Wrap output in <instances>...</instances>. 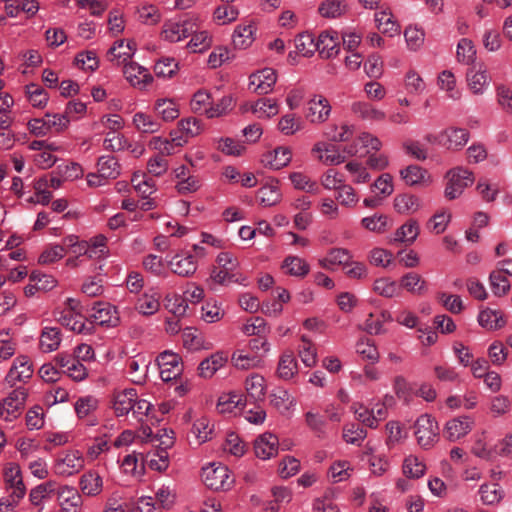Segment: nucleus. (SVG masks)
Listing matches in <instances>:
<instances>
[{"label": "nucleus", "mask_w": 512, "mask_h": 512, "mask_svg": "<svg viewBox=\"0 0 512 512\" xmlns=\"http://www.w3.org/2000/svg\"><path fill=\"white\" fill-rule=\"evenodd\" d=\"M128 373L134 383H142L147 374L148 361L144 356L138 355L127 361Z\"/></svg>", "instance_id": "49"}, {"label": "nucleus", "mask_w": 512, "mask_h": 512, "mask_svg": "<svg viewBox=\"0 0 512 512\" xmlns=\"http://www.w3.org/2000/svg\"><path fill=\"white\" fill-rule=\"evenodd\" d=\"M167 266L174 274L186 278L193 276L198 268L195 257L189 253H176L167 260Z\"/></svg>", "instance_id": "15"}, {"label": "nucleus", "mask_w": 512, "mask_h": 512, "mask_svg": "<svg viewBox=\"0 0 512 512\" xmlns=\"http://www.w3.org/2000/svg\"><path fill=\"white\" fill-rule=\"evenodd\" d=\"M470 133L467 129L449 126L438 132L428 133L424 140L434 146H440L449 151L461 150L469 141Z\"/></svg>", "instance_id": "1"}, {"label": "nucleus", "mask_w": 512, "mask_h": 512, "mask_svg": "<svg viewBox=\"0 0 512 512\" xmlns=\"http://www.w3.org/2000/svg\"><path fill=\"white\" fill-rule=\"evenodd\" d=\"M202 480L204 484L213 490L226 491L234 484V476L227 466L210 463L202 469Z\"/></svg>", "instance_id": "4"}, {"label": "nucleus", "mask_w": 512, "mask_h": 512, "mask_svg": "<svg viewBox=\"0 0 512 512\" xmlns=\"http://www.w3.org/2000/svg\"><path fill=\"white\" fill-rule=\"evenodd\" d=\"M92 317L99 325L115 327L119 323V316L116 307L104 302L94 304Z\"/></svg>", "instance_id": "25"}, {"label": "nucleus", "mask_w": 512, "mask_h": 512, "mask_svg": "<svg viewBox=\"0 0 512 512\" xmlns=\"http://www.w3.org/2000/svg\"><path fill=\"white\" fill-rule=\"evenodd\" d=\"M27 390L19 386L0 403V419L12 421L22 412L27 399Z\"/></svg>", "instance_id": "7"}, {"label": "nucleus", "mask_w": 512, "mask_h": 512, "mask_svg": "<svg viewBox=\"0 0 512 512\" xmlns=\"http://www.w3.org/2000/svg\"><path fill=\"white\" fill-rule=\"evenodd\" d=\"M414 427V434L421 447L428 449L438 441L439 427L432 416L428 414L419 416Z\"/></svg>", "instance_id": "6"}, {"label": "nucleus", "mask_w": 512, "mask_h": 512, "mask_svg": "<svg viewBox=\"0 0 512 512\" xmlns=\"http://www.w3.org/2000/svg\"><path fill=\"white\" fill-rule=\"evenodd\" d=\"M277 376L282 380H291L298 373V363L291 350L284 351L278 361Z\"/></svg>", "instance_id": "34"}, {"label": "nucleus", "mask_w": 512, "mask_h": 512, "mask_svg": "<svg viewBox=\"0 0 512 512\" xmlns=\"http://www.w3.org/2000/svg\"><path fill=\"white\" fill-rule=\"evenodd\" d=\"M160 306L159 294L154 289H149L137 299L135 309L143 316H151L159 311Z\"/></svg>", "instance_id": "29"}, {"label": "nucleus", "mask_w": 512, "mask_h": 512, "mask_svg": "<svg viewBox=\"0 0 512 512\" xmlns=\"http://www.w3.org/2000/svg\"><path fill=\"white\" fill-rule=\"evenodd\" d=\"M361 225L370 232L383 234L392 226V221L390 217L385 214L375 213L362 218Z\"/></svg>", "instance_id": "43"}, {"label": "nucleus", "mask_w": 512, "mask_h": 512, "mask_svg": "<svg viewBox=\"0 0 512 512\" xmlns=\"http://www.w3.org/2000/svg\"><path fill=\"white\" fill-rule=\"evenodd\" d=\"M228 361V355L224 351H216L207 358L203 359L198 366L200 377L208 379L215 375Z\"/></svg>", "instance_id": "23"}, {"label": "nucleus", "mask_w": 512, "mask_h": 512, "mask_svg": "<svg viewBox=\"0 0 512 512\" xmlns=\"http://www.w3.org/2000/svg\"><path fill=\"white\" fill-rule=\"evenodd\" d=\"M346 171L351 175V181L354 184H366L371 180V174L368 167L361 162L351 160L345 164Z\"/></svg>", "instance_id": "58"}, {"label": "nucleus", "mask_w": 512, "mask_h": 512, "mask_svg": "<svg viewBox=\"0 0 512 512\" xmlns=\"http://www.w3.org/2000/svg\"><path fill=\"white\" fill-rule=\"evenodd\" d=\"M247 396L255 402L263 401L266 395L267 384L265 378L258 374L252 373L244 381Z\"/></svg>", "instance_id": "30"}, {"label": "nucleus", "mask_w": 512, "mask_h": 512, "mask_svg": "<svg viewBox=\"0 0 512 512\" xmlns=\"http://www.w3.org/2000/svg\"><path fill=\"white\" fill-rule=\"evenodd\" d=\"M61 343V331L53 327H45L40 337V347L44 352L56 350Z\"/></svg>", "instance_id": "62"}, {"label": "nucleus", "mask_w": 512, "mask_h": 512, "mask_svg": "<svg viewBox=\"0 0 512 512\" xmlns=\"http://www.w3.org/2000/svg\"><path fill=\"white\" fill-rule=\"evenodd\" d=\"M356 353L366 361L372 364L377 363L380 359V354L375 343L368 338H361L356 343Z\"/></svg>", "instance_id": "61"}, {"label": "nucleus", "mask_w": 512, "mask_h": 512, "mask_svg": "<svg viewBox=\"0 0 512 512\" xmlns=\"http://www.w3.org/2000/svg\"><path fill=\"white\" fill-rule=\"evenodd\" d=\"M276 81V71L266 67L250 75L249 88L258 95H265L272 91Z\"/></svg>", "instance_id": "13"}, {"label": "nucleus", "mask_w": 512, "mask_h": 512, "mask_svg": "<svg viewBox=\"0 0 512 512\" xmlns=\"http://www.w3.org/2000/svg\"><path fill=\"white\" fill-rule=\"evenodd\" d=\"M292 159V151L287 146H280L267 152L262 157V163L271 169L279 170L287 166Z\"/></svg>", "instance_id": "27"}, {"label": "nucleus", "mask_w": 512, "mask_h": 512, "mask_svg": "<svg viewBox=\"0 0 512 512\" xmlns=\"http://www.w3.org/2000/svg\"><path fill=\"white\" fill-rule=\"evenodd\" d=\"M89 244L86 241H79L76 236L66 237V266L78 267L91 257Z\"/></svg>", "instance_id": "11"}, {"label": "nucleus", "mask_w": 512, "mask_h": 512, "mask_svg": "<svg viewBox=\"0 0 512 512\" xmlns=\"http://www.w3.org/2000/svg\"><path fill=\"white\" fill-rule=\"evenodd\" d=\"M289 179L293 187L314 195L319 194L320 189L316 181L312 180L308 175L302 172H292Z\"/></svg>", "instance_id": "53"}, {"label": "nucleus", "mask_w": 512, "mask_h": 512, "mask_svg": "<svg viewBox=\"0 0 512 512\" xmlns=\"http://www.w3.org/2000/svg\"><path fill=\"white\" fill-rule=\"evenodd\" d=\"M78 302L73 299L66 300V328L78 334H87L92 330L91 324H87L85 316L78 309Z\"/></svg>", "instance_id": "14"}, {"label": "nucleus", "mask_w": 512, "mask_h": 512, "mask_svg": "<svg viewBox=\"0 0 512 512\" xmlns=\"http://www.w3.org/2000/svg\"><path fill=\"white\" fill-rule=\"evenodd\" d=\"M351 256L346 248H332L324 257L318 259V265L325 270L334 271L337 266L344 268Z\"/></svg>", "instance_id": "26"}, {"label": "nucleus", "mask_w": 512, "mask_h": 512, "mask_svg": "<svg viewBox=\"0 0 512 512\" xmlns=\"http://www.w3.org/2000/svg\"><path fill=\"white\" fill-rule=\"evenodd\" d=\"M305 423L317 438L325 439L327 437V423L324 417L319 413L312 411L306 412Z\"/></svg>", "instance_id": "59"}, {"label": "nucleus", "mask_w": 512, "mask_h": 512, "mask_svg": "<svg viewBox=\"0 0 512 512\" xmlns=\"http://www.w3.org/2000/svg\"><path fill=\"white\" fill-rule=\"evenodd\" d=\"M137 392L133 388L116 391L113 395L112 408L116 416L127 415L135 405Z\"/></svg>", "instance_id": "24"}, {"label": "nucleus", "mask_w": 512, "mask_h": 512, "mask_svg": "<svg viewBox=\"0 0 512 512\" xmlns=\"http://www.w3.org/2000/svg\"><path fill=\"white\" fill-rule=\"evenodd\" d=\"M123 74L126 80L135 88L144 89L152 83L153 77L145 67L136 62L125 64Z\"/></svg>", "instance_id": "17"}, {"label": "nucleus", "mask_w": 512, "mask_h": 512, "mask_svg": "<svg viewBox=\"0 0 512 512\" xmlns=\"http://www.w3.org/2000/svg\"><path fill=\"white\" fill-rule=\"evenodd\" d=\"M402 468L404 475L412 479H418L426 472L425 463L415 455L407 456L403 461Z\"/></svg>", "instance_id": "60"}, {"label": "nucleus", "mask_w": 512, "mask_h": 512, "mask_svg": "<svg viewBox=\"0 0 512 512\" xmlns=\"http://www.w3.org/2000/svg\"><path fill=\"white\" fill-rule=\"evenodd\" d=\"M295 403V398L284 388L277 387L270 394V404L282 414L288 412Z\"/></svg>", "instance_id": "44"}, {"label": "nucleus", "mask_w": 512, "mask_h": 512, "mask_svg": "<svg viewBox=\"0 0 512 512\" xmlns=\"http://www.w3.org/2000/svg\"><path fill=\"white\" fill-rule=\"evenodd\" d=\"M182 341L184 347L190 351L210 350L213 348V343L194 328H186L183 331Z\"/></svg>", "instance_id": "31"}, {"label": "nucleus", "mask_w": 512, "mask_h": 512, "mask_svg": "<svg viewBox=\"0 0 512 512\" xmlns=\"http://www.w3.org/2000/svg\"><path fill=\"white\" fill-rule=\"evenodd\" d=\"M457 61L464 65H472L476 60V48L472 40L462 38L457 44L456 50Z\"/></svg>", "instance_id": "56"}, {"label": "nucleus", "mask_w": 512, "mask_h": 512, "mask_svg": "<svg viewBox=\"0 0 512 512\" xmlns=\"http://www.w3.org/2000/svg\"><path fill=\"white\" fill-rule=\"evenodd\" d=\"M174 131H179V135L185 140L186 145L189 139L194 138L202 133L203 125L201 120L194 117H189L181 119L177 124V129Z\"/></svg>", "instance_id": "45"}, {"label": "nucleus", "mask_w": 512, "mask_h": 512, "mask_svg": "<svg viewBox=\"0 0 512 512\" xmlns=\"http://www.w3.org/2000/svg\"><path fill=\"white\" fill-rule=\"evenodd\" d=\"M132 123L137 131L154 134L160 131L161 123L149 114L137 112L133 115Z\"/></svg>", "instance_id": "47"}, {"label": "nucleus", "mask_w": 512, "mask_h": 512, "mask_svg": "<svg viewBox=\"0 0 512 512\" xmlns=\"http://www.w3.org/2000/svg\"><path fill=\"white\" fill-rule=\"evenodd\" d=\"M154 109L163 121L166 122L175 120L180 113L177 103L174 100L167 98L156 100Z\"/></svg>", "instance_id": "54"}, {"label": "nucleus", "mask_w": 512, "mask_h": 512, "mask_svg": "<svg viewBox=\"0 0 512 512\" xmlns=\"http://www.w3.org/2000/svg\"><path fill=\"white\" fill-rule=\"evenodd\" d=\"M256 26L252 23L238 25L233 33L232 42L237 49H246L255 40Z\"/></svg>", "instance_id": "39"}, {"label": "nucleus", "mask_w": 512, "mask_h": 512, "mask_svg": "<svg viewBox=\"0 0 512 512\" xmlns=\"http://www.w3.org/2000/svg\"><path fill=\"white\" fill-rule=\"evenodd\" d=\"M194 28L195 21L192 18L175 16L163 22L159 36L164 42L179 43L189 38Z\"/></svg>", "instance_id": "2"}, {"label": "nucleus", "mask_w": 512, "mask_h": 512, "mask_svg": "<svg viewBox=\"0 0 512 512\" xmlns=\"http://www.w3.org/2000/svg\"><path fill=\"white\" fill-rule=\"evenodd\" d=\"M469 90L475 95H481L489 85V76L484 64H478L468 69L466 73Z\"/></svg>", "instance_id": "19"}, {"label": "nucleus", "mask_w": 512, "mask_h": 512, "mask_svg": "<svg viewBox=\"0 0 512 512\" xmlns=\"http://www.w3.org/2000/svg\"><path fill=\"white\" fill-rule=\"evenodd\" d=\"M73 66L85 72H94L99 67V59L94 51H82L75 56Z\"/></svg>", "instance_id": "57"}, {"label": "nucleus", "mask_w": 512, "mask_h": 512, "mask_svg": "<svg viewBox=\"0 0 512 512\" xmlns=\"http://www.w3.org/2000/svg\"><path fill=\"white\" fill-rule=\"evenodd\" d=\"M218 270H213L211 278L220 285L238 283L246 286V277L238 273L239 262L231 253L222 252L217 256Z\"/></svg>", "instance_id": "3"}, {"label": "nucleus", "mask_w": 512, "mask_h": 512, "mask_svg": "<svg viewBox=\"0 0 512 512\" xmlns=\"http://www.w3.org/2000/svg\"><path fill=\"white\" fill-rule=\"evenodd\" d=\"M281 196L278 181H271L264 185L259 189L257 195L260 203L266 207L277 204L281 200Z\"/></svg>", "instance_id": "50"}, {"label": "nucleus", "mask_w": 512, "mask_h": 512, "mask_svg": "<svg viewBox=\"0 0 512 512\" xmlns=\"http://www.w3.org/2000/svg\"><path fill=\"white\" fill-rule=\"evenodd\" d=\"M283 272L287 275L304 278L310 271V266L307 261L299 256H287L281 265Z\"/></svg>", "instance_id": "38"}, {"label": "nucleus", "mask_w": 512, "mask_h": 512, "mask_svg": "<svg viewBox=\"0 0 512 512\" xmlns=\"http://www.w3.org/2000/svg\"><path fill=\"white\" fill-rule=\"evenodd\" d=\"M4 480L8 490L20 488L25 490L21 469L17 464L9 463L4 468Z\"/></svg>", "instance_id": "64"}, {"label": "nucleus", "mask_w": 512, "mask_h": 512, "mask_svg": "<svg viewBox=\"0 0 512 512\" xmlns=\"http://www.w3.org/2000/svg\"><path fill=\"white\" fill-rule=\"evenodd\" d=\"M32 375V362L27 356L19 355L14 359L12 366L5 377V381L9 386L13 387L19 383L27 382Z\"/></svg>", "instance_id": "9"}, {"label": "nucleus", "mask_w": 512, "mask_h": 512, "mask_svg": "<svg viewBox=\"0 0 512 512\" xmlns=\"http://www.w3.org/2000/svg\"><path fill=\"white\" fill-rule=\"evenodd\" d=\"M478 323L487 330H498L506 324V321L499 310L485 308L479 312Z\"/></svg>", "instance_id": "42"}, {"label": "nucleus", "mask_w": 512, "mask_h": 512, "mask_svg": "<svg viewBox=\"0 0 512 512\" xmlns=\"http://www.w3.org/2000/svg\"><path fill=\"white\" fill-rule=\"evenodd\" d=\"M160 377L164 382L178 378L183 372L181 357L171 351H164L157 357Z\"/></svg>", "instance_id": "8"}, {"label": "nucleus", "mask_w": 512, "mask_h": 512, "mask_svg": "<svg viewBox=\"0 0 512 512\" xmlns=\"http://www.w3.org/2000/svg\"><path fill=\"white\" fill-rule=\"evenodd\" d=\"M447 184L444 195L447 199L453 200L462 195L464 190L474 182V174L467 168L458 166L446 173Z\"/></svg>", "instance_id": "5"}, {"label": "nucleus", "mask_w": 512, "mask_h": 512, "mask_svg": "<svg viewBox=\"0 0 512 512\" xmlns=\"http://www.w3.org/2000/svg\"><path fill=\"white\" fill-rule=\"evenodd\" d=\"M479 495L483 504L494 505L503 498V490L496 483H485L480 486Z\"/></svg>", "instance_id": "63"}, {"label": "nucleus", "mask_w": 512, "mask_h": 512, "mask_svg": "<svg viewBox=\"0 0 512 512\" xmlns=\"http://www.w3.org/2000/svg\"><path fill=\"white\" fill-rule=\"evenodd\" d=\"M399 291L401 289L413 294L422 295L427 291V282L416 272L404 274L398 283Z\"/></svg>", "instance_id": "37"}, {"label": "nucleus", "mask_w": 512, "mask_h": 512, "mask_svg": "<svg viewBox=\"0 0 512 512\" xmlns=\"http://www.w3.org/2000/svg\"><path fill=\"white\" fill-rule=\"evenodd\" d=\"M351 112L358 118L366 121L380 122L386 117L384 111L377 109L365 101H355L351 104Z\"/></svg>", "instance_id": "33"}, {"label": "nucleus", "mask_w": 512, "mask_h": 512, "mask_svg": "<svg viewBox=\"0 0 512 512\" xmlns=\"http://www.w3.org/2000/svg\"><path fill=\"white\" fill-rule=\"evenodd\" d=\"M313 156L326 166H337L345 162V156L339 148L325 141H318L311 149Z\"/></svg>", "instance_id": "12"}, {"label": "nucleus", "mask_w": 512, "mask_h": 512, "mask_svg": "<svg viewBox=\"0 0 512 512\" xmlns=\"http://www.w3.org/2000/svg\"><path fill=\"white\" fill-rule=\"evenodd\" d=\"M64 366V357L58 355L55 363H45L39 369V375L45 382H56L62 377L61 368Z\"/></svg>", "instance_id": "52"}, {"label": "nucleus", "mask_w": 512, "mask_h": 512, "mask_svg": "<svg viewBox=\"0 0 512 512\" xmlns=\"http://www.w3.org/2000/svg\"><path fill=\"white\" fill-rule=\"evenodd\" d=\"M58 495L59 491L57 490L55 484L52 482H48L38 485L37 487L32 489L29 497L33 505L39 506L45 500L52 499L53 497Z\"/></svg>", "instance_id": "51"}, {"label": "nucleus", "mask_w": 512, "mask_h": 512, "mask_svg": "<svg viewBox=\"0 0 512 512\" xmlns=\"http://www.w3.org/2000/svg\"><path fill=\"white\" fill-rule=\"evenodd\" d=\"M278 451L279 439L270 432L259 435L254 441V452L259 459L269 460L275 457Z\"/></svg>", "instance_id": "16"}, {"label": "nucleus", "mask_w": 512, "mask_h": 512, "mask_svg": "<svg viewBox=\"0 0 512 512\" xmlns=\"http://www.w3.org/2000/svg\"><path fill=\"white\" fill-rule=\"evenodd\" d=\"M475 421L470 416H459L449 420L445 425L444 435L450 441H456L467 435Z\"/></svg>", "instance_id": "20"}, {"label": "nucleus", "mask_w": 512, "mask_h": 512, "mask_svg": "<svg viewBox=\"0 0 512 512\" xmlns=\"http://www.w3.org/2000/svg\"><path fill=\"white\" fill-rule=\"evenodd\" d=\"M374 20L378 30L389 37L398 36L401 32V25L390 7H382L377 11L374 14Z\"/></svg>", "instance_id": "18"}, {"label": "nucleus", "mask_w": 512, "mask_h": 512, "mask_svg": "<svg viewBox=\"0 0 512 512\" xmlns=\"http://www.w3.org/2000/svg\"><path fill=\"white\" fill-rule=\"evenodd\" d=\"M136 52L133 40H117L107 52V59L116 64H123L130 60Z\"/></svg>", "instance_id": "21"}, {"label": "nucleus", "mask_w": 512, "mask_h": 512, "mask_svg": "<svg viewBox=\"0 0 512 512\" xmlns=\"http://www.w3.org/2000/svg\"><path fill=\"white\" fill-rule=\"evenodd\" d=\"M332 107L322 95H314L307 102L305 117L312 124H322L328 120Z\"/></svg>", "instance_id": "10"}, {"label": "nucleus", "mask_w": 512, "mask_h": 512, "mask_svg": "<svg viewBox=\"0 0 512 512\" xmlns=\"http://www.w3.org/2000/svg\"><path fill=\"white\" fill-rule=\"evenodd\" d=\"M244 111H251L258 118H271L275 116L279 109L276 100L271 98H262L255 102L243 106Z\"/></svg>", "instance_id": "32"}, {"label": "nucleus", "mask_w": 512, "mask_h": 512, "mask_svg": "<svg viewBox=\"0 0 512 512\" xmlns=\"http://www.w3.org/2000/svg\"><path fill=\"white\" fill-rule=\"evenodd\" d=\"M394 209L399 214H413L420 208L419 198L411 194H400L394 198Z\"/></svg>", "instance_id": "48"}, {"label": "nucleus", "mask_w": 512, "mask_h": 512, "mask_svg": "<svg viewBox=\"0 0 512 512\" xmlns=\"http://www.w3.org/2000/svg\"><path fill=\"white\" fill-rule=\"evenodd\" d=\"M400 177L409 186L425 187L432 183L430 173L418 165H409L401 169Z\"/></svg>", "instance_id": "22"}, {"label": "nucleus", "mask_w": 512, "mask_h": 512, "mask_svg": "<svg viewBox=\"0 0 512 512\" xmlns=\"http://www.w3.org/2000/svg\"><path fill=\"white\" fill-rule=\"evenodd\" d=\"M338 34L335 31H323L316 40V51L322 58H331L338 53Z\"/></svg>", "instance_id": "28"}, {"label": "nucleus", "mask_w": 512, "mask_h": 512, "mask_svg": "<svg viewBox=\"0 0 512 512\" xmlns=\"http://www.w3.org/2000/svg\"><path fill=\"white\" fill-rule=\"evenodd\" d=\"M347 11V4L344 0H324L318 7V12L325 18H338Z\"/></svg>", "instance_id": "55"}, {"label": "nucleus", "mask_w": 512, "mask_h": 512, "mask_svg": "<svg viewBox=\"0 0 512 512\" xmlns=\"http://www.w3.org/2000/svg\"><path fill=\"white\" fill-rule=\"evenodd\" d=\"M245 400L242 394L229 392L222 394L217 403V409L220 413H236L244 407Z\"/></svg>", "instance_id": "40"}, {"label": "nucleus", "mask_w": 512, "mask_h": 512, "mask_svg": "<svg viewBox=\"0 0 512 512\" xmlns=\"http://www.w3.org/2000/svg\"><path fill=\"white\" fill-rule=\"evenodd\" d=\"M232 364L239 370H250L262 366V359L258 355L245 353L243 350H236L231 356Z\"/></svg>", "instance_id": "46"}, {"label": "nucleus", "mask_w": 512, "mask_h": 512, "mask_svg": "<svg viewBox=\"0 0 512 512\" xmlns=\"http://www.w3.org/2000/svg\"><path fill=\"white\" fill-rule=\"evenodd\" d=\"M419 233L420 227L418 222L415 219H409L395 230L391 241L393 243H405L411 245L416 241Z\"/></svg>", "instance_id": "35"}, {"label": "nucleus", "mask_w": 512, "mask_h": 512, "mask_svg": "<svg viewBox=\"0 0 512 512\" xmlns=\"http://www.w3.org/2000/svg\"><path fill=\"white\" fill-rule=\"evenodd\" d=\"M355 125L347 122L331 123L324 130V136L332 142H346L352 138Z\"/></svg>", "instance_id": "36"}, {"label": "nucleus", "mask_w": 512, "mask_h": 512, "mask_svg": "<svg viewBox=\"0 0 512 512\" xmlns=\"http://www.w3.org/2000/svg\"><path fill=\"white\" fill-rule=\"evenodd\" d=\"M195 26L194 32L190 35V40L186 44V49L192 53H203L207 51L213 43V37L210 32L206 30L196 31Z\"/></svg>", "instance_id": "41"}]
</instances>
